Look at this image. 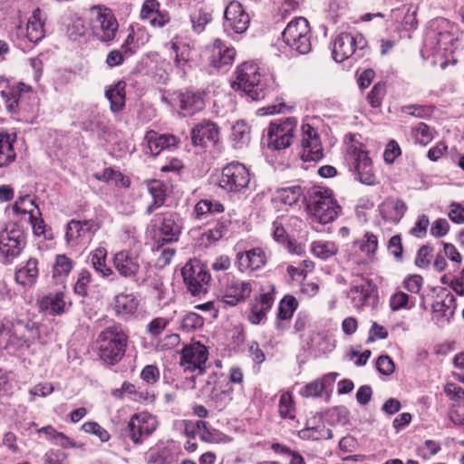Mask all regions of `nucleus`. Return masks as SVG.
<instances>
[{"mask_svg":"<svg viewBox=\"0 0 464 464\" xmlns=\"http://www.w3.org/2000/svg\"><path fill=\"white\" fill-rule=\"evenodd\" d=\"M1 97L13 119L26 123H33L36 120L39 100L30 86L20 82L15 88L3 90Z\"/></svg>","mask_w":464,"mask_h":464,"instance_id":"f257e3e1","label":"nucleus"},{"mask_svg":"<svg viewBox=\"0 0 464 464\" xmlns=\"http://www.w3.org/2000/svg\"><path fill=\"white\" fill-rule=\"evenodd\" d=\"M453 30L454 26L448 19L438 17L431 20L425 32L423 52L434 57L447 58L453 53L457 40Z\"/></svg>","mask_w":464,"mask_h":464,"instance_id":"f03ea898","label":"nucleus"},{"mask_svg":"<svg viewBox=\"0 0 464 464\" xmlns=\"http://www.w3.org/2000/svg\"><path fill=\"white\" fill-rule=\"evenodd\" d=\"M40 336L36 323L32 320L16 319L12 323L11 329L0 324V350H6L9 353L28 349Z\"/></svg>","mask_w":464,"mask_h":464,"instance_id":"7ed1b4c3","label":"nucleus"},{"mask_svg":"<svg viewBox=\"0 0 464 464\" xmlns=\"http://www.w3.org/2000/svg\"><path fill=\"white\" fill-rule=\"evenodd\" d=\"M128 335L121 324H113L102 331L97 338L99 356L106 364L114 365L125 354Z\"/></svg>","mask_w":464,"mask_h":464,"instance_id":"20e7f679","label":"nucleus"},{"mask_svg":"<svg viewBox=\"0 0 464 464\" xmlns=\"http://www.w3.org/2000/svg\"><path fill=\"white\" fill-rule=\"evenodd\" d=\"M306 208L313 219L320 224L333 222L338 216L341 208L333 198L332 191L321 187H314L304 196Z\"/></svg>","mask_w":464,"mask_h":464,"instance_id":"39448f33","label":"nucleus"},{"mask_svg":"<svg viewBox=\"0 0 464 464\" xmlns=\"http://www.w3.org/2000/svg\"><path fill=\"white\" fill-rule=\"evenodd\" d=\"M89 17L93 36L102 43H111L119 28L111 9L102 5L92 6L89 10Z\"/></svg>","mask_w":464,"mask_h":464,"instance_id":"423d86ee","label":"nucleus"},{"mask_svg":"<svg viewBox=\"0 0 464 464\" xmlns=\"http://www.w3.org/2000/svg\"><path fill=\"white\" fill-rule=\"evenodd\" d=\"M237 80L232 83L235 90H242L252 101L265 97L264 84L257 64L244 63L236 71Z\"/></svg>","mask_w":464,"mask_h":464,"instance_id":"0eeeda50","label":"nucleus"},{"mask_svg":"<svg viewBox=\"0 0 464 464\" xmlns=\"http://www.w3.org/2000/svg\"><path fill=\"white\" fill-rule=\"evenodd\" d=\"M284 43L299 54H306L312 49L311 29L308 21L297 17L290 21L282 32Z\"/></svg>","mask_w":464,"mask_h":464,"instance_id":"6e6552de","label":"nucleus"},{"mask_svg":"<svg viewBox=\"0 0 464 464\" xmlns=\"http://www.w3.org/2000/svg\"><path fill=\"white\" fill-rule=\"evenodd\" d=\"M350 171L354 179L368 186L376 183L372 162L368 152L362 148V145H352L349 147L346 156Z\"/></svg>","mask_w":464,"mask_h":464,"instance_id":"1a4fd4ad","label":"nucleus"},{"mask_svg":"<svg viewBox=\"0 0 464 464\" xmlns=\"http://www.w3.org/2000/svg\"><path fill=\"white\" fill-rule=\"evenodd\" d=\"M250 179L248 169L240 162L233 161L223 168L218 185L227 193H239L248 187Z\"/></svg>","mask_w":464,"mask_h":464,"instance_id":"9d476101","label":"nucleus"},{"mask_svg":"<svg viewBox=\"0 0 464 464\" xmlns=\"http://www.w3.org/2000/svg\"><path fill=\"white\" fill-rule=\"evenodd\" d=\"M181 274L183 281L192 295L199 296L208 292L211 276L205 265L199 260H189L183 266Z\"/></svg>","mask_w":464,"mask_h":464,"instance_id":"9b49d317","label":"nucleus"},{"mask_svg":"<svg viewBox=\"0 0 464 464\" xmlns=\"http://www.w3.org/2000/svg\"><path fill=\"white\" fill-rule=\"evenodd\" d=\"M296 126L297 121L294 117H288L271 123L267 129L266 135L268 149L280 150L288 148L293 142Z\"/></svg>","mask_w":464,"mask_h":464,"instance_id":"f8f14e48","label":"nucleus"},{"mask_svg":"<svg viewBox=\"0 0 464 464\" xmlns=\"http://www.w3.org/2000/svg\"><path fill=\"white\" fill-rule=\"evenodd\" d=\"M157 428L155 417L147 412L134 414L126 427L121 430L122 439H130L134 444L139 445L150 437Z\"/></svg>","mask_w":464,"mask_h":464,"instance_id":"ddd939ff","label":"nucleus"},{"mask_svg":"<svg viewBox=\"0 0 464 464\" xmlns=\"http://www.w3.org/2000/svg\"><path fill=\"white\" fill-rule=\"evenodd\" d=\"M300 158L304 162H317L324 157L318 130L309 123L301 126Z\"/></svg>","mask_w":464,"mask_h":464,"instance_id":"4468645a","label":"nucleus"},{"mask_svg":"<svg viewBox=\"0 0 464 464\" xmlns=\"http://www.w3.org/2000/svg\"><path fill=\"white\" fill-rule=\"evenodd\" d=\"M365 46L366 41L362 34L353 35L348 33H343L334 42L332 55L335 62L342 63L353 54L361 57L357 50L362 51Z\"/></svg>","mask_w":464,"mask_h":464,"instance_id":"2eb2a0df","label":"nucleus"},{"mask_svg":"<svg viewBox=\"0 0 464 464\" xmlns=\"http://www.w3.org/2000/svg\"><path fill=\"white\" fill-rule=\"evenodd\" d=\"M25 246L23 230L13 225L0 232V255L5 262H11L19 256Z\"/></svg>","mask_w":464,"mask_h":464,"instance_id":"dca6fc26","label":"nucleus"},{"mask_svg":"<svg viewBox=\"0 0 464 464\" xmlns=\"http://www.w3.org/2000/svg\"><path fill=\"white\" fill-rule=\"evenodd\" d=\"M99 228L100 226L94 219H72L66 226V242L70 246L88 244Z\"/></svg>","mask_w":464,"mask_h":464,"instance_id":"f3484780","label":"nucleus"},{"mask_svg":"<svg viewBox=\"0 0 464 464\" xmlns=\"http://www.w3.org/2000/svg\"><path fill=\"white\" fill-rule=\"evenodd\" d=\"M250 24V17L243 5L237 1H231L224 12V30L228 33L243 34Z\"/></svg>","mask_w":464,"mask_h":464,"instance_id":"a211bd4d","label":"nucleus"},{"mask_svg":"<svg viewBox=\"0 0 464 464\" xmlns=\"http://www.w3.org/2000/svg\"><path fill=\"white\" fill-rule=\"evenodd\" d=\"M207 360V348L199 343H195L182 350L180 365L184 368V372H194L198 371V374H203Z\"/></svg>","mask_w":464,"mask_h":464,"instance_id":"6ab92c4d","label":"nucleus"},{"mask_svg":"<svg viewBox=\"0 0 464 464\" xmlns=\"http://www.w3.org/2000/svg\"><path fill=\"white\" fill-rule=\"evenodd\" d=\"M252 291L251 281H244L232 276V278H227L226 285H223L221 300L230 306H235L247 299Z\"/></svg>","mask_w":464,"mask_h":464,"instance_id":"aec40b11","label":"nucleus"},{"mask_svg":"<svg viewBox=\"0 0 464 464\" xmlns=\"http://www.w3.org/2000/svg\"><path fill=\"white\" fill-rule=\"evenodd\" d=\"M140 18L147 21L153 28H163L170 22V14L166 10L160 9L158 0H145L142 4Z\"/></svg>","mask_w":464,"mask_h":464,"instance_id":"412c9836","label":"nucleus"},{"mask_svg":"<svg viewBox=\"0 0 464 464\" xmlns=\"http://www.w3.org/2000/svg\"><path fill=\"white\" fill-rule=\"evenodd\" d=\"M140 255L133 250H121L113 256V266L123 277L132 278L137 276L140 268Z\"/></svg>","mask_w":464,"mask_h":464,"instance_id":"4be33fe9","label":"nucleus"},{"mask_svg":"<svg viewBox=\"0 0 464 464\" xmlns=\"http://www.w3.org/2000/svg\"><path fill=\"white\" fill-rule=\"evenodd\" d=\"M275 299L276 293L273 286L269 291L256 296L247 315L249 322L253 324H264L266 320V314L272 308Z\"/></svg>","mask_w":464,"mask_h":464,"instance_id":"5701e85b","label":"nucleus"},{"mask_svg":"<svg viewBox=\"0 0 464 464\" xmlns=\"http://www.w3.org/2000/svg\"><path fill=\"white\" fill-rule=\"evenodd\" d=\"M143 144L146 154L159 155L161 151L176 148L178 139L174 135L160 134L154 130H149L144 137Z\"/></svg>","mask_w":464,"mask_h":464,"instance_id":"b1692460","label":"nucleus"},{"mask_svg":"<svg viewBox=\"0 0 464 464\" xmlns=\"http://www.w3.org/2000/svg\"><path fill=\"white\" fill-rule=\"evenodd\" d=\"M236 57V50L222 40L216 39L209 49L208 61L211 66L227 71Z\"/></svg>","mask_w":464,"mask_h":464,"instance_id":"393cba45","label":"nucleus"},{"mask_svg":"<svg viewBox=\"0 0 464 464\" xmlns=\"http://www.w3.org/2000/svg\"><path fill=\"white\" fill-rule=\"evenodd\" d=\"M155 222L159 224V242L171 243L178 240L181 227L178 223L175 213L166 212L158 214L155 216Z\"/></svg>","mask_w":464,"mask_h":464,"instance_id":"a878e982","label":"nucleus"},{"mask_svg":"<svg viewBox=\"0 0 464 464\" xmlns=\"http://www.w3.org/2000/svg\"><path fill=\"white\" fill-rule=\"evenodd\" d=\"M266 264V256L261 247L237 253L236 266L239 272L256 271Z\"/></svg>","mask_w":464,"mask_h":464,"instance_id":"bb28decb","label":"nucleus"},{"mask_svg":"<svg viewBox=\"0 0 464 464\" xmlns=\"http://www.w3.org/2000/svg\"><path fill=\"white\" fill-rule=\"evenodd\" d=\"M175 101L179 107V113L183 116H192L205 107L203 94L199 92H180L176 94Z\"/></svg>","mask_w":464,"mask_h":464,"instance_id":"cd10ccee","label":"nucleus"},{"mask_svg":"<svg viewBox=\"0 0 464 464\" xmlns=\"http://www.w3.org/2000/svg\"><path fill=\"white\" fill-rule=\"evenodd\" d=\"M191 140L194 146L207 147L216 144L219 140V129L210 121L198 123L191 130Z\"/></svg>","mask_w":464,"mask_h":464,"instance_id":"c85d7f7f","label":"nucleus"},{"mask_svg":"<svg viewBox=\"0 0 464 464\" xmlns=\"http://www.w3.org/2000/svg\"><path fill=\"white\" fill-rule=\"evenodd\" d=\"M170 49L175 55L174 64L178 73L185 76L188 69L190 68L191 48L189 44L179 42L177 38H174L170 43Z\"/></svg>","mask_w":464,"mask_h":464,"instance_id":"c756f323","label":"nucleus"},{"mask_svg":"<svg viewBox=\"0 0 464 464\" xmlns=\"http://www.w3.org/2000/svg\"><path fill=\"white\" fill-rule=\"evenodd\" d=\"M298 307V301L293 295H287L279 302L276 314V326L277 329L284 330L294 315Z\"/></svg>","mask_w":464,"mask_h":464,"instance_id":"7c9ffc66","label":"nucleus"},{"mask_svg":"<svg viewBox=\"0 0 464 464\" xmlns=\"http://www.w3.org/2000/svg\"><path fill=\"white\" fill-rule=\"evenodd\" d=\"M38 276L37 259L29 258L24 266L16 269L14 279L17 284L23 286H32L36 283Z\"/></svg>","mask_w":464,"mask_h":464,"instance_id":"2f4dec72","label":"nucleus"},{"mask_svg":"<svg viewBox=\"0 0 464 464\" xmlns=\"http://www.w3.org/2000/svg\"><path fill=\"white\" fill-rule=\"evenodd\" d=\"M407 211L406 203L401 198H388L382 206V218L392 223L397 224Z\"/></svg>","mask_w":464,"mask_h":464,"instance_id":"473e14b6","label":"nucleus"},{"mask_svg":"<svg viewBox=\"0 0 464 464\" xmlns=\"http://www.w3.org/2000/svg\"><path fill=\"white\" fill-rule=\"evenodd\" d=\"M112 305L118 315L128 318L135 314L139 301L132 294H121L114 297Z\"/></svg>","mask_w":464,"mask_h":464,"instance_id":"72a5a7b5","label":"nucleus"},{"mask_svg":"<svg viewBox=\"0 0 464 464\" xmlns=\"http://www.w3.org/2000/svg\"><path fill=\"white\" fill-rule=\"evenodd\" d=\"M44 14L35 9L28 20L26 35L31 43L36 44L44 37Z\"/></svg>","mask_w":464,"mask_h":464,"instance_id":"f704fd0d","label":"nucleus"},{"mask_svg":"<svg viewBox=\"0 0 464 464\" xmlns=\"http://www.w3.org/2000/svg\"><path fill=\"white\" fill-rule=\"evenodd\" d=\"M66 303L62 292L49 294L39 300V307L50 315H60L65 312Z\"/></svg>","mask_w":464,"mask_h":464,"instance_id":"c9c22d12","label":"nucleus"},{"mask_svg":"<svg viewBox=\"0 0 464 464\" xmlns=\"http://www.w3.org/2000/svg\"><path fill=\"white\" fill-rule=\"evenodd\" d=\"M303 195L304 189L299 185L282 187L276 189L272 200L284 206H293L298 202Z\"/></svg>","mask_w":464,"mask_h":464,"instance_id":"e433bc0d","label":"nucleus"},{"mask_svg":"<svg viewBox=\"0 0 464 464\" xmlns=\"http://www.w3.org/2000/svg\"><path fill=\"white\" fill-rule=\"evenodd\" d=\"M15 135L8 133H0V168H5L12 164L16 158L14 148Z\"/></svg>","mask_w":464,"mask_h":464,"instance_id":"4c0bfd02","label":"nucleus"},{"mask_svg":"<svg viewBox=\"0 0 464 464\" xmlns=\"http://www.w3.org/2000/svg\"><path fill=\"white\" fill-rule=\"evenodd\" d=\"M136 282L139 285L146 284L148 286L152 288L159 301H164L167 299V288L164 285L162 277L157 275L153 269L148 268L146 270V276L137 278Z\"/></svg>","mask_w":464,"mask_h":464,"instance_id":"58836bf2","label":"nucleus"},{"mask_svg":"<svg viewBox=\"0 0 464 464\" xmlns=\"http://www.w3.org/2000/svg\"><path fill=\"white\" fill-rule=\"evenodd\" d=\"M125 86L124 82H118L105 92L111 111L114 113L121 111L125 105Z\"/></svg>","mask_w":464,"mask_h":464,"instance_id":"ea45409f","label":"nucleus"},{"mask_svg":"<svg viewBox=\"0 0 464 464\" xmlns=\"http://www.w3.org/2000/svg\"><path fill=\"white\" fill-rule=\"evenodd\" d=\"M148 190L152 197L153 202L148 206L146 213L150 215L157 208H160L166 200L167 186L160 180H152L148 184Z\"/></svg>","mask_w":464,"mask_h":464,"instance_id":"a19ab883","label":"nucleus"},{"mask_svg":"<svg viewBox=\"0 0 464 464\" xmlns=\"http://www.w3.org/2000/svg\"><path fill=\"white\" fill-rule=\"evenodd\" d=\"M231 220L227 218H222L217 221L213 228L202 234L201 239L206 244H213L223 238L229 233Z\"/></svg>","mask_w":464,"mask_h":464,"instance_id":"79ce46f5","label":"nucleus"},{"mask_svg":"<svg viewBox=\"0 0 464 464\" xmlns=\"http://www.w3.org/2000/svg\"><path fill=\"white\" fill-rule=\"evenodd\" d=\"M230 139L235 149L247 146L250 141L249 126L243 121H237L232 127Z\"/></svg>","mask_w":464,"mask_h":464,"instance_id":"37998d69","label":"nucleus"},{"mask_svg":"<svg viewBox=\"0 0 464 464\" xmlns=\"http://www.w3.org/2000/svg\"><path fill=\"white\" fill-rule=\"evenodd\" d=\"M224 206L218 201L201 199L194 207L193 215L196 219L201 220L208 214L221 213Z\"/></svg>","mask_w":464,"mask_h":464,"instance_id":"c03bdc74","label":"nucleus"},{"mask_svg":"<svg viewBox=\"0 0 464 464\" xmlns=\"http://www.w3.org/2000/svg\"><path fill=\"white\" fill-rule=\"evenodd\" d=\"M313 255L322 260H327L338 252L336 244L333 241L317 240L311 244Z\"/></svg>","mask_w":464,"mask_h":464,"instance_id":"a18cd8bd","label":"nucleus"},{"mask_svg":"<svg viewBox=\"0 0 464 464\" xmlns=\"http://www.w3.org/2000/svg\"><path fill=\"white\" fill-rule=\"evenodd\" d=\"M147 464H174L175 457L168 448L150 449L146 454Z\"/></svg>","mask_w":464,"mask_h":464,"instance_id":"49530a36","label":"nucleus"},{"mask_svg":"<svg viewBox=\"0 0 464 464\" xmlns=\"http://www.w3.org/2000/svg\"><path fill=\"white\" fill-rule=\"evenodd\" d=\"M106 249L103 247H98L93 251L91 257L93 268L103 277H108L113 275L112 269L106 266Z\"/></svg>","mask_w":464,"mask_h":464,"instance_id":"de8ad7c7","label":"nucleus"},{"mask_svg":"<svg viewBox=\"0 0 464 464\" xmlns=\"http://www.w3.org/2000/svg\"><path fill=\"white\" fill-rule=\"evenodd\" d=\"M353 247L358 248L362 253L371 257L378 248L377 237L373 233L367 232L361 239L353 242Z\"/></svg>","mask_w":464,"mask_h":464,"instance_id":"09e8293b","label":"nucleus"},{"mask_svg":"<svg viewBox=\"0 0 464 464\" xmlns=\"http://www.w3.org/2000/svg\"><path fill=\"white\" fill-rule=\"evenodd\" d=\"M278 412L282 419L294 420L295 418L296 409L293 396L289 392L281 394L278 402Z\"/></svg>","mask_w":464,"mask_h":464,"instance_id":"8fccbe9b","label":"nucleus"},{"mask_svg":"<svg viewBox=\"0 0 464 464\" xmlns=\"http://www.w3.org/2000/svg\"><path fill=\"white\" fill-rule=\"evenodd\" d=\"M369 297L370 288L366 284L354 285L348 292V298L355 308H361L365 305Z\"/></svg>","mask_w":464,"mask_h":464,"instance_id":"3c124183","label":"nucleus"},{"mask_svg":"<svg viewBox=\"0 0 464 464\" xmlns=\"http://www.w3.org/2000/svg\"><path fill=\"white\" fill-rule=\"evenodd\" d=\"M415 305V298L402 291H396L390 298V307L392 311L401 309L411 310Z\"/></svg>","mask_w":464,"mask_h":464,"instance_id":"603ef678","label":"nucleus"},{"mask_svg":"<svg viewBox=\"0 0 464 464\" xmlns=\"http://www.w3.org/2000/svg\"><path fill=\"white\" fill-rule=\"evenodd\" d=\"M74 266V262L66 255H57L53 265V276L63 278L67 276Z\"/></svg>","mask_w":464,"mask_h":464,"instance_id":"864d4df0","label":"nucleus"},{"mask_svg":"<svg viewBox=\"0 0 464 464\" xmlns=\"http://www.w3.org/2000/svg\"><path fill=\"white\" fill-rule=\"evenodd\" d=\"M455 308V297L452 294H447L442 300L435 301L432 304L433 313L442 317H449L453 314Z\"/></svg>","mask_w":464,"mask_h":464,"instance_id":"5fc2aeb1","label":"nucleus"},{"mask_svg":"<svg viewBox=\"0 0 464 464\" xmlns=\"http://www.w3.org/2000/svg\"><path fill=\"white\" fill-rule=\"evenodd\" d=\"M211 14L206 11L198 10L190 14L191 27L194 33L199 34L211 21Z\"/></svg>","mask_w":464,"mask_h":464,"instance_id":"6e6d98bb","label":"nucleus"},{"mask_svg":"<svg viewBox=\"0 0 464 464\" xmlns=\"http://www.w3.org/2000/svg\"><path fill=\"white\" fill-rule=\"evenodd\" d=\"M392 16L397 17L401 14H403V19L401 24L405 30H412L416 28L417 19H416V9H412L411 7L403 6L401 9L392 10Z\"/></svg>","mask_w":464,"mask_h":464,"instance_id":"4d7b16f0","label":"nucleus"},{"mask_svg":"<svg viewBox=\"0 0 464 464\" xmlns=\"http://www.w3.org/2000/svg\"><path fill=\"white\" fill-rule=\"evenodd\" d=\"M412 133L416 142L427 145L433 140L435 131L426 123L420 122L412 129Z\"/></svg>","mask_w":464,"mask_h":464,"instance_id":"13d9d810","label":"nucleus"},{"mask_svg":"<svg viewBox=\"0 0 464 464\" xmlns=\"http://www.w3.org/2000/svg\"><path fill=\"white\" fill-rule=\"evenodd\" d=\"M34 208H36V206L34 199L29 195L19 197L13 205L14 212L29 214V218H34Z\"/></svg>","mask_w":464,"mask_h":464,"instance_id":"bf43d9fd","label":"nucleus"},{"mask_svg":"<svg viewBox=\"0 0 464 464\" xmlns=\"http://www.w3.org/2000/svg\"><path fill=\"white\" fill-rule=\"evenodd\" d=\"M203 318L196 313L186 314L182 320L180 327L184 332L189 333L203 326Z\"/></svg>","mask_w":464,"mask_h":464,"instance_id":"052dcab7","label":"nucleus"},{"mask_svg":"<svg viewBox=\"0 0 464 464\" xmlns=\"http://www.w3.org/2000/svg\"><path fill=\"white\" fill-rule=\"evenodd\" d=\"M300 436L304 439L320 440V439H331L332 430L325 428L324 426L318 428H305L300 431Z\"/></svg>","mask_w":464,"mask_h":464,"instance_id":"680f3d73","label":"nucleus"},{"mask_svg":"<svg viewBox=\"0 0 464 464\" xmlns=\"http://www.w3.org/2000/svg\"><path fill=\"white\" fill-rule=\"evenodd\" d=\"M385 84L382 82L376 83L367 96V100L370 102L371 106L372 108L380 107L382 102V99L385 96Z\"/></svg>","mask_w":464,"mask_h":464,"instance_id":"e2e57ef3","label":"nucleus"},{"mask_svg":"<svg viewBox=\"0 0 464 464\" xmlns=\"http://www.w3.org/2000/svg\"><path fill=\"white\" fill-rule=\"evenodd\" d=\"M325 390V384L322 379H315L308 382L301 391V394L304 397H318L323 394Z\"/></svg>","mask_w":464,"mask_h":464,"instance_id":"0e129e2a","label":"nucleus"},{"mask_svg":"<svg viewBox=\"0 0 464 464\" xmlns=\"http://www.w3.org/2000/svg\"><path fill=\"white\" fill-rule=\"evenodd\" d=\"M91 273L87 270H82L74 285V292L81 295H87L88 285L91 282Z\"/></svg>","mask_w":464,"mask_h":464,"instance_id":"69168bd1","label":"nucleus"},{"mask_svg":"<svg viewBox=\"0 0 464 464\" xmlns=\"http://www.w3.org/2000/svg\"><path fill=\"white\" fill-rule=\"evenodd\" d=\"M430 225V219L426 215H420L418 217L414 226L411 229V234L418 238H422L426 236L428 227Z\"/></svg>","mask_w":464,"mask_h":464,"instance_id":"338daca9","label":"nucleus"},{"mask_svg":"<svg viewBox=\"0 0 464 464\" xmlns=\"http://www.w3.org/2000/svg\"><path fill=\"white\" fill-rule=\"evenodd\" d=\"M449 418L455 425H464V402L452 403L449 411Z\"/></svg>","mask_w":464,"mask_h":464,"instance_id":"774afa93","label":"nucleus"}]
</instances>
